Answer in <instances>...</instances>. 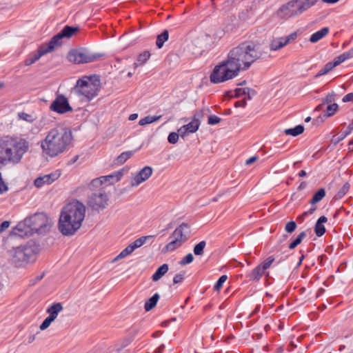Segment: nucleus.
<instances>
[{
	"label": "nucleus",
	"instance_id": "62",
	"mask_svg": "<svg viewBox=\"0 0 353 353\" xmlns=\"http://www.w3.org/2000/svg\"><path fill=\"white\" fill-rule=\"evenodd\" d=\"M235 106H236V107H239V106H240V102H239V101H236V102L235 103Z\"/></svg>",
	"mask_w": 353,
	"mask_h": 353
},
{
	"label": "nucleus",
	"instance_id": "63",
	"mask_svg": "<svg viewBox=\"0 0 353 353\" xmlns=\"http://www.w3.org/2000/svg\"><path fill=\"white\" fill-rule=\"evenodd\" d=\"M323 104H321L319 105L317 108H316V110H321V107Z\"/></svg>",
	"mask_w": 353,
	"mask_h": 353
},
{
	"label": "nucleus",
	"instance_id": "40",
	"mask_svg": "<svg viewBox=\"0 0 353 353\" xmlns=\"http://www.w3.org/2000/svg\"><path fill=\"white\" fill-rule=\"evenodd\" d=\"M334 67L332 65V62L327 63L325 66L319 70L318 74L316 75V77H319L320 76L325 75L330 72Z\"/></svg>",
	"mask_w": 353,
	"mask_h": 353
},
{
	"label": "nucleus",
	"instance_id": "19",
	"mask_svg": "<svg viewBox=\"0 0 353 353\" xmlns=\"http://www.w3.org/2000/svg\"><path fill=\"white\" fill-rule=\"evenodd\" d=\"M61 176L59 171H55L49 174L39 176L34 180V184L37 188H41L45 184L49 185L57 180Z\"/></svg>",
	"mask_w": 353,
	"mask_h": 353
},
{
	"label": "nucleus",
	"instance_id": "29",
	"mask_svg": "<svg viewBox=\"0 0 353 353\" xmlns=\"http://www.w3.org/2000/svg\"><path fill=\"white\" fill-rule=\"evenodd\" d=\"M134 154L133 151H126L122 152L119 156L117 157L116 162L117 164L122 165L130 159Z\"/></svg>",
	"mask_w": 353,
	"mask_h": 353
},
{
	"label": "nucleus",
	"instance_id": "11",
	"mask_svg": "<svg viewBox=\"0 0 353 353\" xmlns=\"http://www.w3.org/2000/svg\"><path fill=\"white\" fill-rule=\"evenodd\" d=\"M27 222L30 223L34 233L44 232L50 223L48 217L43 213H37L27 218Z\"/></svg>",
	"mask_w": 353,
	"mask_h": 353
},
{
	"label": "nucleus",
	"instance_id": "3",
	"mask_svg": "<svg viewBox=\"0 0 353 353\" xmlns=\"http://www.w3.org/2000/svg\"><path fill=\"white\" fill-rule=\"evenodd\" d=\"M29 148L26 139L9 135L0 137V163H19Z\"/></svg>",
	"mask_w": 353,
	"mask_h": 353
},
{
	"label": "nucleus",
	"instance_id": "38",
	"mask_svg": "<svg viewBox=\"0 0 353 353\" xmlns=\"http://www.w3.org/2000/svg\"><path fill=\"white\" fill-rule=\"evenodd\" d=\"M339 110L337 103H332L328 105L325 110V114L327 117L333 116Z\"/></svg>",
	"mask_w": 353,
	"mask_h": 353
},
{
	"label": "nucleus",
	"instance_id": "31",
	"mask_svg": "<svg viewBox=\"0 0 353 353\" xmlns=\"http://www.w3.org/2000/svg\"><path fill=\"white\" fill-rule=\"evenodd\" d=\"M325 196V191L323 188H320L313 196L310 201L311 205H314L321 201Z\"/></svg>",
	"mask_w": 353,
	"mask_h": 353
},
{
	"label": "nucleus",
	"instance_id": "1",
	"mask_svg": "<svg viewBox=\"0 0 353 353\" xmlns=\"http://www.w3.org/2000/svg\"><path fill=\"white\" fill-rule=\"evenodd\" d=\"M262 56L257 44L252 41H244L232 48L228 52V63L238 72L246 70Z\"/></svg>",
	"mask_w": 353,
	"mask_h": 353
},
{
	"label": "nucleus",
	"instance_id": "48",
	"mask_svg": "<svg viewBox=\"0 0 353 353\" xmlns=\"http://www.w3.org/2000/svg\"><path fill=\"white\" fill-rule=\"evenodd\" d=\"M184 274L185 273H179L176 274L173 279V283L174 284L182 283L184 279Z\"/></svg>",
	"mask_w": 353,
	"mask_h": 353
},
{
	"label": "nucleus",
	"instance_id": "41",
	"mask_svg": "<svg viewBox=\"0 0 353 353\" xmlns=\"http://www.w3.org/2000/svg\"><path fill=\"white\" fill-rule=\"evenodd\" d=\"M206 243L205 241H202L196 244L194 248V253L196 255H202Z\"/></svg>",
	"mask_w": 353,
	"mask_h": 353
},
{
	"label": "nucleus",
	"instance_id": "6",
	"mask_svg": "<svg viewBox=\"0 0 353 353\" xmlns=\"http://www.w3.org/2000/svg\"><path fill=\"white\" fill-rule=\"evenodd\" d=\"M101 88V82L99 76L85 75L77 81L74 87L75 93L80 97L90 101L98 96Z\"/></svg>",
	"mask_w": 353,
	"mask_h": 353
},
{
	"label": "nucleus",
	"instance_id": "58",
	"mask_svg": "<svg viewBox=\"0 0 353 353\" xmlns=\"http://www.w3.org/2000/svg\"><path fill=\"white\" fill-rule=\"evenodd\" d=\"M339 1V0H322L323 2L326 3H330V4L335 3L338 2Z\"/></svg>",
	"mask_w": 353,
	"mask_h": 353
},
{
	"label": "nucleus",
	"instance_id": "35",
	"mask_svg": "<svg viewBox=\"0 0 353 353\" xmlns=\"http://www.w3.org/2000/svg\"><path fill=\"white\" fill-rule=\"evenodd\" d=\"M150 57V54L148 51H145L141 53L134 63L136 66L143 65Z\"/></svg>",
	"mask_w": 353,
	"mask_h": 353
},
{
	"label": "nucleus",
	"instance_id": "9",
	"mask_svg": "<svg viewBox=\"0 0 353 353\" xmlns=\"http://www.w3.org/2000/svg\"><path fill=\"white\" fill-rule=\"evenodd\" d=\"M312 7V3L303 0H292L283 5L279 10L278 14L281 18L289 19L300 15Z\"/></svg>",
	"mask_w": 353,
	"mask_h": 353
},
{
	"label": "nucleus",
	"instance_id": "64",
	"mask_svg": "<svg viewBox=\"0 0 353 353\" xmlns=\"http://www.w3.org/2000/svg\"><path fill=\"white\" fill-rule=\"evenodd\" d=\"M155 353H161V350L159 348L158 350H156Z\"/></svg>",
	"mask_w": 353,
	"mask_h": 353
},
{
	"label": "nucleus",
	"instance_id": "49",
	"mask_svg": "<svg viewBox=\"0 0 353 353\" xmlns=\"http://www.w3.org/2000/svg\"><path fill=\"white\" fill-rule=\"evenodd\" d=\"M10 223L8 221H3L0 225V234L8 229Z\"/></svg>",
	"mask_w": 353,
	"mask_h": 353
},
{
	"label": "nucleus",
	"instance_id": "28",
	"mask_svg": "<svg viewBox=\"0 0 353 353\" xmlns=\"http://www.w3.org/2000/svg\"><path fill=\"white\" fill-rule=\"evenodd\" d=\"M304 131V127L301 125H298L293 128H288L284 130V133L286 135L296 137L302 134Z\"/></svg>",
	"mask_w": 353,
	"mask_h": 353
},
{
	"label": "nucleus",
	"instance_id": "18",
	"mask_svg": "<svg viewBox=\"0 0 353 353\" xmlns=\"http://www.w3.org/2000/svg\"><path fill=\"white\" fill-rule=\"evenodd\" d=\"M13 234L19 237L29 236L34 234L30 223L27 222V218L17 225L13 230Z\"/></svg>",
	"mask_w": 353,
	"mask_h": 353
},
{
	"label": "nucleus",
	"instance_id": "44",
	"mask_svg": "<svg viewBox=\"0 0 353 353\" xmlns=\"http://www.w3.org/2000/svg\"><path fill=\"white\" fill-rule=\"evenodd\" d=\"M228 276L226 275H222L214 285V290L216 291H219L222 288L223 283L226 281Z\"/></svg>",
	"mask_w": 353,
	"mask_h": 353
},
{
	"label": "nucleus",
	"instance_id": "43",
	"mask_svg": "<svg viewBox=\"0 0 353 353\" xmlns=\"http://www.w3.org/2000/svg\"><path fill=\"white\" fill-rule=\"evenodd\" d=\"M180 134L178 132H170L168 137V141L171 144H175L179 141Z\"/></svg>",
	"mask_w": 353,
	"mask_h": 353
},
{
	"label": "nucleus",
	"instance_id": "54",
	"mask_svg": "<svg viewBox=\"0 0 353 353\" xmlns=\"http://www.w3.org/2000/svg\"><path fill=\"white\" fill-rule=\"evenodd\" d=\"M19 117L23 120H26V121H30L29 120V118L31 117V116L28 114H26V113H24V112H22V113H20L19 114Z\"/></svg>",
	"mask_w": 353,
	"mask_h": 353
},
{
	"label": "nucleus",
	"instance_id": "46",
	"mask_svg": "<svg viewBox=\"0 0 353 353\" xmlns=\"http://www.w3.org/2000/svg\"><path fill=\"white\" fill-rule=\"evenodd\" d=\"M296 223L294 221H289L288 223H287V224L285 225V230L287 232L292 233L296 230Z\"/></svg>",
	"mask_w": 353,
	"mask_h": 353
},
{
	"label": "nucleus",
	"instance_id": "53",
	"mask_svg": "<svg viewBox=\"0 0 353 353\" xmlns=\"http://www.w3.org/2000/svg\"><path fill=\"white\" fill-rule=\"evenodd\" d=\"M350 134V131L341 130L339 134L338 140H342Z\"/></svg>",
	"mask_w": 353,
	"mask_h": 353
},
{
	"label": "nucleus",
	"instance_id": "8",
	"mask_svg": "<svg viewBox=\"0 0 353 353\" xmlns=\"http://www.w3.org/2000/svg\"><path fill=\"white\" fill-rule=\"evenodd\" d=\"M239 72L228 63V59L223 60L212 70L210 80L213 83H220L237 77Z\"/></svg>",
	"mask_w": 353,
	"mask_h": 353
},
{
	"label": "nucleus",
	"instance_id": "51",
	"mask_svg": "<svg viewBox=\"0 0 353 353\" xmlns=\"http://www.w3.org/2000/svg\"><path fill=\"white\" fill-rule=\"evenodd\" d=\"M334 94H327L323 99V104L325 103H330L334 99Z\"/></svg>",
	"mask_w": 353,
	"mask_h": 353
},
{
	"label": "nucleus",
	"instance_id": "60",
	"mask_svg": "<svg viewBox=\"0 0 353 353\" xmlns=\"http://www.w3.org/2000/svg\"><path fill=\"white\" fill-rule=\"evenodd\" d=\"M353 130V124H350L347 127V130L346 131H350V134Z\"/></svg>",
	"mask_w": 353,
	"mask_h": 353
},
{
	"label": "nucleus",
	"instance_id": "39",
	"mask_svg": "<svg viewBox=\"0 0 353 353\" xmlns=\"http://www.w3.org/2000/svg\"><path fill=\"white\" fill-rule=\"evenodd\" d=\"M250 89L248 88H239L232 92V97H239L248 94Z\"/></svg>",
	"mask_w": 353,
	"mask_h": 353
},
{
	"label": "nucleus",
	"instance_id": "14",
	"mask_svg": "<svg viewBox=\"0 0 353 353\" xmlns=\"http://www.w3.org/2000/svg\"><path fill=\"white\" fill-rule=\"evenodd\" d=\"M203 115V110H200L197 111L192 117V120L189 123L181 126L178 132L180 134V136L182 137H185L189 133H194L196 132L200 126V121L199 118H201Z\"/></svg>",
	"mask_w": 353,
	"mask_h": 353
},
{
	"label": "nucleus",
	"instance_id": "50",
	"mask_svg": "<svg viewBox=\"0 0 353 353\" xmlns=\"http://www.w3.org/2000/svg\"><path fill=\"white\" fill-rule=\"evenodd\" d=\"M343 102L346 103L353 101V93H348L343 97Z\"/></svg>",
	"mask_w": 353,
	"mask_h": 353
},
{
	"label": "nucleus",
	"instance_id": "32",
	"mask_svg": "<svg viewBox=\"0 0 353 353\" xmlns=\"http://www.w3.org/2000/svg\"><path fill=\"white\" fill-rule=\"evenodd\" d=\"M161 118V116H147L139 120V124L140 125H145L147 124L152 123L155 121H159Z\"/></svg>",
	"mask_w": 353,
	"mask_h": 353
},
{
	"label": "nucleus",
	"instance_id": "24",
	"mask_svg": "<svg viewBox=\"0 0 353 353\" xmlns=\"http://www.w3.org/2000/svg\"><path fill=\"white\" fill-rule=\"evenodd\" d=\"M265 271L262 267L257 265L250 273L248 274L247 277L250 281H259L263 276Z\"/></svg>",
	"mask_w": 353,
	"mask_h": 353
},
{
	"label": "nucleus",
	"instance_id": "21",
	"mask_svg": "<svg viewBox=\"0 0 353 353\" xmlns=\"http://www.w3.org/2000/svg\"><path fill=\"white\" fill-rule=\"evenodd\" d=\"M189 228V225L185 223H181L179 227H177L171 235V238L175 240L180 241L181 242H184L186 240L183 234V231L185 229Z\"/></svg>",
	"mask_w": 353,
	"mask_h": 353
},
{
	"label": "nucleus",
	"instance_id": "36",
	"mask_svg": "<svg viewBox=\"0 0 353 353\" xmlns=\"http://www.w3.org/2000/svg\"><path fill=\"white\" fill-rule=\"evenodd\" d=\"M134 251L132 245L131 244L128 245L124 250H123L120 254L115 258V261L123 259L128 255L131 254Z\"/></svg>",
	"mask_w": 353,
	"mask_h": 353
},
{
	"label": "nucleus",
	"instance_id": "15",
	"mask_svg": "<svg viewBox=\"0 0 353 353\" xmlns=\"http://www.w3.org/2000/svg\"><path fill=\"white\" fill-rule=\"evenodd\" d=\"M108 204V196L104 191L93 194L88 200V205L95 210H103Z\"/></svg>",
	"mask_w": 353,
	"mask_h": 353
},
{
	"label": "nucleus",
	"instance_id": "23",
	"mask_svg": "<svg viewBox=\"0 0 353 353\" xmlns=\"http://www.w3.org/2000/svg\"><path fill=\"white\" fill-rule=\"evenodd\" d=\"M330 32V28L328 27H324L320 30L313 33L310 37V41L312 43H316L323 37L327 36Z\"/></svg>",
	"mask_w": 353,
	"mask_h": 353
},
{
	"label": "nucleus",
	"instance_id": "27",
	"mask_svg": "<svg viewBox=\"0 0 353 353\" xmlns=\"http://www.w3.org/2000/svg\"><path fill=\"white\" fill-rule=\"evenodd\" d=\"M159 299V295L157 293L154 294L150 299H149L145 303V305H144L145 310L148 312V311L151 310L152 309H153L156 306Z\"/></svg>",
	"mask_w": 353,
	"mask_h": 353
},
{
	"label": "nucleus",
	"instance_id": "57",
	"mask_svg": "<svg viewBox=\"0 0 353 353\" xmlns=\"http://www.w3.org/2000/svg\"><path fill=\"white\" fill-rule=\"evenodd\" d=\"M138 117V114H136V113H134V114H132L129 116V120L130 121H134L135 119H137Z\"/></svg>",
	"mask_w": 353,
	"mask_h": 353
},
{
	"label": "nucleus",
	"instance_id": "30",
	"mask_svg": "<svg viewBox=\"0 0 353 353\" xmlns=\"http://www.w3.org/2000/svg\"><path fill=\"white\" fill-rule=\"evenodd\" d=\"M182 242L178 240H175L174 239H172V241L168 243L164 249V252H172L175 250L176 248H179L182 245Z\"/></svg>",
	"mask_w": 353,
	"mask_h": 353
},
{
	"label": "nucleus",
	"instance_id": "20",
	"mask_svg": "<svg viewBox=\"0 0 353 353\" xmlns=\"http://www.w3.org/2000/svg\"><path fill=\"white\" fill-rule=\"evenodd\" d=\"M296 38V34L292 33L285 37H279L277 39H274L270 43V50L274 51L278 50L288 45L290 41H293Z\"/></svg>",
	"mask_w": 353,
	"mask_h": 353
},
{
	"label": "nucleus",
	"instance_id": "4",
	"mask_svg": "<svg viewBox=\"0 0 353 353\" xmlns=\"http://www.w3.org/2000/svg\"><path fill=\"white\" fill-rule=\"evenodd\" d=\"M72 140L70 130L55 128L51 129L41 141V148L45 154L55 157L68 150Z\"/></svg>",
	"mask_w": 353,
	"mask_h": 353
},
{
	"label": "nucleus",
	"instance_id": "47",
	"mask_svg": "<svg viewBox=\"0 0 353 353\" xmlns=\"http://www.w3.org/2000/svg\"><path fill=\"white\" fill-rule=\"evenodd\" d=\"M221 120V118L219 117L216 115H211L208 117V123L210 125H215L220 123Z\"/></svg>",
	"mask_w": 353,
	"mask_h": 353
},
{
	"label": "nucleus",
	"instance_id": "10",
	"mask_svg": "<svg viewBox=\"0 0 353 353\" xmlns=\"http://www.w3.org/2000/svg\"><path fill=\"white\" fill-rule=\"evenodd\" d=\"M99 54L91 53L85 49H74L69 52L68 59L75 64L92 63L101 58Z\"/></svg>",
	"mask_w": 353,
	"mask_h": 353
},
{
	"label": "nucleus",
	"instance_id": "13",
	"mask_svg": "<svg viewBox=\"0 0 353 353\" xmlns=\"http://www.w3.org/2000/svg\"><path fill=\"white\" fill-rule=\"evenodd\" d=\"M50 109L59 114H64L72 110L68 99L63 94L57 95L55 99L50 104Z\"/></svg>",
	"mask_w": 353,
	"mask_h": 353
},
{
	"label": "nucleus",
	"instance_id": "7",
	"mask_svg": "<svg viewBox=\"0 0 353 353\" xmlns=\"http://www.w3.org/2000/svg\"><path fill=\"white\" fill-rule=\"evenodd\" d=\"M39 251L34 243L19 246L11 251L12 262L18 268L24 267L36 261Z\"/></svg>",
	"mask_w": 353,
	"mask_h": 353
},
{
	"label": "nucleus",
	"instance_id": "5",
	"mask_svg": "<svg viewBox=\"0 0 353 353\" xmlns=\"http://www.w3.org/2000/svg\"><path fill=\"white\" fill-rule=\"evenodd\" d=\"M78 28L65 26L60 32L54 35L48 43L42 44L37 51L30 54L25 60L26 65H30L37 61L42 56L52 52L57 47L61 46L62 39L70 38L78 31Z\"/></svg>",
	"mask_w": 353,
	"mask_h": 353
},
{
	"label": "nucleus",
	"instance_id": "52",
	"mask_svg": "<svg viewBox=\"0 0 353 353\" xmlns=\"http://www.w3.org/2000/svg\"><path fill=\"white\" fill-rule=\"evenodd\" d=\"M258 159H259V157L257 156L252 157L246 160L245 165H250L252 163H254V162H256L258 160Z\"/></svg>",
	"mask_w": 353,
	"mask_h": 353
},
{
	"label": "nucleus",
	"instance_id": "22",
	"mask_svg": "<svg viewBox=\"0 0 353 353\" xmlns=\"http://www.w3.org/2000/svg\"><path fill=\"white\" fill-rule=\"evenodd\" d=\"M327 221V219L325 216H321L317 220L314 227V232L317 236L320 237L325 232V228L323 224Z\"/></svg>",
	"mask_w": 353,
	"mask_h": 353
},
{
	"label": "nucleus",
	"instance_id": "33",
	"mask_svg": "<svg viewBox=\"0 0 353 353\" xmlns=\"http://www.w3.org/2000/svg\"><path fill=\"white\" fill-rule=\"evenodd\" d=\"M169 34L168 30H164L161 34L157 36L156 44L159 48H161L164 43L168 39Z\"/></svg>",
	"mask_w": 353,
	"mask_h": 353
},
{
	"label": "nucleus",
	"instance_id": "2",
	"mask_svg": "<svg viewBox=\"0 0 353 353\" xmlns=\"http://www.w3.org/2000/svg\"><path fill=\"white\" fill-rule=\"evenodd\" d=\"M85 207L78 201L65 205L61 212L59 230L65 236L73 235L81 226L85 218Z\"/></svg>",
	"mask_w": 353,
	"mask_h": 353
},
{
	"label": "nucleus",
	"instance_id": "37",
	"mask_svg": "<svg viewBox=\"0 0 353 353\" xmlns=\"http://www.w3.org/2000/svg\"><path fill=\"white\" fill-rule=\"evenodd\" d=\"M306 236L305 232H301L298 236L290 243L289 248L292 250L294 249L298 245H299L303 239Z\"/></svg>",
	"mask_w": 353,
	"mask_h": 353
},
{
	"label": "nucleus",
	"instance_id": "17",
	"mask_svg": "<svg viewBox=\"0 0 353 353\" xmlns=\"http://www.w3.org/2000/svg\"><path fill=\"white\" fill-rule=\"evenodd\" d=\"M153 169L150 166H145L139 172L134 174L131 179L130 184L137 187L147 181L152 174Z\"/></svg>",
	"mask_w": 353,
	"mask_h": 353
},
{
	"label": "nucleus",
	"instance_id": "16",
	"mask_svg": "<svg viewBox=\"0 0 353 353\" xmlns=\"http://www.w3.org/2000/svg\"><path fill=\"white\" fill-rule=\"evenodd\" d=\"M124 174L123 169L116 171L109 175L102 176L99 178L94 179L92 180V183L94 185H97L98 184L102 185L103 183H107L108 185H112L118 181H119Z\"/></svg>",
	"mask_w": 353,
	"mask_h": 353
},
{
	"label": "nucleus",
	"instance_id": "55",
	"mask_svg": "<svg viewBox=\"0 0 353 353\" xmlns=\"http://www.w3.org/2000/svg\"><path fill=\"white\" fill-rule=\"evenodd\" d=\"M316 208L313 206L310 210H308L307 211H305L303 213V215L304 216L311 215V214H312L316 211Z\"/></svg>",
	"mask_w": 353,
	"mask_h": 353
},
{
	"label": "nucleus",
	"instance_id": "12",
	"mask_svg": "<svg viewBox=\"0 0 353 353\" xmlns=\"http://www.w3.org/2000/svg\"><path fill=\"white\" fill-rule=\"evenodd\" d=\"M63 310V305L61 303H54L49 306L46 312L49 314L48 316L40 325V330H45L50 324L57 318L59 312Z\"/></svg>",
	"mask_w": 353,
	"mask_h": 353
},
{
	"label": "nucleus",
	"instance_id": "25",
	"mask_svg": "<svg viewBox=\"0 0 353 353\" xmlns=\"http://www.w3.org/2000/svg\"><path fill=\"white\" fill-rule=\"evenodd\" d=\"M353 57V49L349 50L348 52H344L341 54V55L336 57L334 58V61L332 62L334 67H336L343 62H344L345 60L350 59Z\"/></svg>",
	"mask_w": 353,
	"mask_h": 353
},
{
	"label": "nucleus",
	"instance_id": "26",
	"mask_svg": "<svg viewBox=\"0 0 353 353\" xmlns=\"http://www.w3.org/2000/svg\"><path fill=\"white\" fill-rule=\"evenodd\" d=\"M168 271V265L167 264H163L161 265L157 271L154 273L152 279L154 281H159L167 272Z\"/></svg>",
	"mask_w": 353,
	"mask_h": 353
},
{
	"label": "nucleus",
	"instance_id": "56",
	"mask_svg": "<svg viewBox=\"0 0 353 353\" xmlns=\"http://www.w3.org/2000/svg\"><path fill=\"white\" fill-rule=\"evenodd\" d=\"M139 327L137 326V325H134L132 327V332H133V336H135V334L139 332Z\"/></svg>",
	"mask_w": 353,
	"mask_h": 353
},
{
	"label": "nucleus",
	"instance_id": "59",
	"mask_svg": "<svg viewBox=\"0 0 353 353\" xmlns=\"http://www.w3.org/2000/svg\"><path fill=\"white\" fill-rule=\"evenodd\" d=\"M299 177H303L306 176V172L305 170H301L298 174Z\"/></svg>",
	"mask_w": 353,
	"mask_h": 353
},
{
	"label": "nucleus",
	"instance_id": "45",
	"mask_svg": "<svg viewBox=\"0 0 353 353\" xmlns=\"http://www.w3.org/2000/svg\"><path fill=\"white\" fill-rule=\"evenodd\" d=\"M193 260H194V256L191 253H190V254H187L185 257H183L179 261V264L181 265H185L187 264L192 263L193 261Z\"/></svg>",
	"mask_w": 353,
	"mask_h": 353
},
{
	"label": "nucleus",
	"instance_id": "34",
	"mask_svg": "<svg viewBox=\"0 0 353 353\" xmlns=\"http://www.w3.org/2000/svg\"><path fill=\"white\" fill-rule=\"evenodd\" d=\"M154 237L152 235H148V236H141L137 239H136L133 243H130L131 245H132L133 248L135 250L137 248H139L141 247L143 244L145 243L146 241L148 239H151Z\"/></svg>",
	"mask_w": 353,
	"mask_h": 353
},
{
	"label": "nucleus",
	"instance_id": "42",
	"mask_svg": "<svg viewBox=\"0 0 353 353\" xmlns=\"http://www.w3.org/2000/svg\"><path fill=\"white\" fill-rule=\"evenodd\" d=\"M274 261V258L273 256H269L261 264L259 265L260 267L263 268V270L265 271L272 265V263Z\"/></svg>",
	"mask_w": 353,
	"mask_h": 353
},
{
	"label": "nucleus",
	"instance_id": "61",
	"mask_svg": "<svg viewBox=\"0 0 353 353\" xmlns=\"http://www.w3.org/2000/svg\"><path fill=\"white\" fill-rule=\"evenodd\" d=\"M305 216H304V215H303V214L301 216H299V217H298V219L303 220V219H304V217H305Z\"/></svg>",
	"mask_w": 353,
	"mask_h": 353
}]
</instances>
